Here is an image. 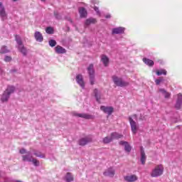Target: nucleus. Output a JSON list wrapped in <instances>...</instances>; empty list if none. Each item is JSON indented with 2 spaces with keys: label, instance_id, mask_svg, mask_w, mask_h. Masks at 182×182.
<instances>
[{
  "label": "nucleus",
  "instance_id": "23",
  "mask_svg": "<svg viewBox=\"0 0 182 182\" xmlns=\"http://www.w3.org/2000/svg\"><path fill=\"white\" fill-rule=\"evenodd\" d=\"M101 62L104 66H109V58L105 55H101Z\"/></svg>",
  "mask_w": 182,
  "mask_h": 182
},
{
  "label": "nucleus",
  "instance_id": "8",
  "mask_svg": "<svg viewBox=\"0 0 182 182\" xmlns=\"http://www.w3.org/2000/svg\"><path fill=\"white\" fill-rule=\"evenodd\" d=\"M73 114L75 116V117H81V119H85L86 120H90L94 119L95 117L93 115L86 114V113H77V112H73Z\"/></svg>",
  "mask_w": 182,
  "mask_h": 182
},
{
  "label": "nucleus",
  "instance_id": "37",
  "mask_svg": "<svg viewBox=\"0 0 182 182\" xmlns=\"http://www.w3.org/2000/svg\"><path fill=\"white\" fill-rule=\"evenodd\" d=\"M164 79L163 77H159V79L155 80L156 85H160L161 82H163Z\"/></svg>",
  "mask_w": 182,
  "mask_h": 182
},
{
  "label": "nucleus",
  "instance_id": "32",
  "mask_svg": "<svg viewBox=\"0 0 182 182\" xmlns=\"http://www.w3.org/2000/svg\"><path fill=\"white\" fill-rule=\"evenodd\" d=\"M31 163H33L35 167H38L40 164L39 161L35 158L31 159Z\"/></svg>",
  "mask_w": 182,
  "mask_h": 182
},
{
  "label": "nucleus",
  "instance_id": "25",
  "mask_svg": "<svg viewBox=\"0 0 182 182\" xmlns=\"http://www.w3.org/2000/svg\"><path fill=\"white\" fill-rule=\"evenodd\" d=\"M141 164H146V154L143 147H141Z\"/></svg>",
  "mask_w": 182,
  "mask_h": 182
},
{
  "label": "nucleus",
  "instance_id": "41",
  "mask_svg": "<svg viewBox=\"0 0 182 182\" xmlns=\"http://www.w3.org/2000/svg\"><path fill=\"white\" fill-rule=\"evenodd\" d=\"M11 73H14V72H16L15 70H11Z\"/></svg>",
  "mask_w": 182,
  "mask_h": 182
},
{
  "label": "nucleus",
  "instance_id": "46",
  "mask_svg": "<svg viewBox=\"0 0 182 182\" xmlns=\"http://www.w3.org/2000/svg\"><path fill=\"white\" fill-rule=\"evenodd\" d=\"M14 2H16V1H18V0H12Z\"/></svg>",
  "mask_w": 182,
  "mask_h": 182
},
{
  "label": "nucleus",
  "instance_id": "35",
  "mask_svg": "<svg viewBox=\"0 0 182 182\" xmlns=\"http://www.w3.org/2000/svg\"><path fill=\"white\" fill-rule=\"evenodd\" d=\"M54 16L55 19H58V20L62 19V16L59 14V13L56 11H54Z\"/></svg>",
  "mask_w": 182,
  "mask_h": 182
},
{
  "label": "nucleus",
  "instance_id": "22",
  "mask_svg": "<svg viewBox=\"0 0 182 182\" xmlns=\"http://www.w3.org/2000/svg\"><path fill=\"white\" fill-rule=\"evenodd\" d=\"M79 14L80 18H86V16H87V11H86V9H85L84 7H80L79 9Z\"/></svg>",
  "mask_w": 182,
  "mask_h": 182
},
{
  "label": "nucleus",
  "instance_id": "36",
  "mask_svg": "<svg viewBox=\"0 0 182 182\" xmlns=\"http://www.w3.org/2000/svg\"><path fill=\"white\" fill-rule=\"evenodd\" d=\"M48 43H49L50 46H51V48H53V46H56V41H55V40H50L48 41Z\"/></svg>",
  "mask_w": 182,
  "mask_h": 182
},
{
  "label": "nucleus",
  "instance_id": "33",
  "mask_svg": "<svg viewBox=\"0 0 182 182\" xmlns=\"http://www.w3.org/2000/svg\"><path fill=\"white\" fill-rule=\"evenodd\" d=\"M9 53V50H8V48L6 46H2L0 50V53Z\"/></svg>",
  "mask_w": 182,
  "mask_h": 182
},
{
  "label": "nucleus",
  "instance_id": "34",
  "mask_svg": "<svg viewBox=\"0 0 182 182\" xmlns=\"http://www.w3.org/2000/svg\"><path fill=\"white\" fill-rule=\"evenodd\" d=\"M46 32L49 35H52V33H53V28L52 27H47L46 29Z\"/></svg>",
  "mask_w": 182,
  "mask_h": 182
},
{
  "label": "nucleus",
  "instance_id": "6",
  "mask_svg": "<svg viewBox=\"0 0 182 182\" xmlns=\"http://www.w3.org/2000/svg\"><path fill=\"white\" fill-rule=\"evenodd\" d=\"M164 172V167L163 165L160 164L156 166L151 171V176L152 177H160L162 176L163 173Z\"/></svg>",
  "mask_w": 182,
  "mask_h": 182
},
{
  "label": "nucleus",
  "instance_id": "39",
  "mask_svg": "<svg viewBox=\"0 0 182 182\" xmlns=\"http://www.w3.org/2000/svg\"><path fill=\"white\" fill-rule=\"evenodd\" d=\"M94 10H95V12L97 13V15H100V11L99 10V7L95 6V7H94Z\"/></svg>",
  "mask_w": 182,
  "mask_h": 182
},
{
  "label": "nucleus",
  "instance_id": "9",
  "mask_svg": "<svg viewBox=\"0 0 182 182\" xmlns=\"http://www.w3.org/2000/svg\"><path fill=\"white\" fill-rule=\"evenodd\" d=\"M75 80L77 85L82 87V89H85V80H83V75L78 74L75 77Z\"/></svg>",
  "mask_w": 182,
  "mask_h": 182
},
{
  "label": "nucleus",
  "instance_id": "11",
  "mask_svg": "<svg viewBox=\"0 0 182 182\" xmlns=\"http://www.w3.org/2000/svg\"><path fill=\"white\" fill-rule=\"evenodd\" d=\"M0 16L1 18V21H6L7 19L6 11H5V6L2 2H0Z\"/></svg>",
  "mask_w": 182,
  "mask_h": 182
},
{
  "label": "nucleus",
  "instance_id": "28",
  "mask_svg": "<svg viewBox=\"0 0 182 182\" xmlns=\"http://www.w3.org/2000/svg\"><path fill=\"white\" fill-rule=\"evenodd\" d=\"M123 137V135L117 133V132H113L111 134V139L112 140L117 139H122Z\"/></svg>",
  "mask_w": 182,
  "mask_h": 182
},
{
  "label": "nucleus",
  "instance_id": "19",
  "mask_svg": "<svg viewBox=\"0 0 182 182\" xmlns=\"http://www.w3.org/2000/svg\"><path fill=\"white\" fill-rule=\"evenodd\" d=\"M34 38H35L36 42H43V36L39 31L35 32Z\"/></svg>",
  "mask_w": 182,
  "mask_h": 182
},
{
  "label": "nucleus",
  "instance_id": "45",
  "mask_svg": "<svg viewBox=\"0 0 182 182\" xmlns=\"http://www.w3.org/2000/svg\"><path fill=\"white\" fill-rule=\"evenodd\" d=\"M2 73V70L0 68V75Z\"/></svg>",
  "mask_w": 182,
  "mask_h": 182
},
{
  "label": "nucleus",
  "instance_id": "10",
  "mask_svg": "<svg viewBox=\"0 0 182 182\" xmlns=\"http://www.w3.org/2000/svg\"><path fill=\"white\" fill-rule=\"evenodd\" d=\"M126 28L124 27H116L112 28V35H122L124 33Z\"/></svg>",
  "mask_w": 182,
  "mask_h": 182
},
{
  "label": "nucleus",
  "instance_id": "31",
  "mask_svg": "<svg viewBox=\"0 0 182 182\" xmlns=\"http://www.w3.org/2000/svg\"><path fill=\"white\" fill-rule=\"evenodd\" d=\"M156 75H157V76H161V75H167V70H166L164 69L157 70L156 71Z\"/></svg>",
  "mask_w": 182,
  "mask_h": 182
},
{
  "label": "nucleus",
  "instance_id": "42",
  "mask_svg": "<svg viewBox=\"0 0 182 182\" xmlns=\"http://www.w3.org/2000/svg\"><path fill=\"white\" fill-rule=\"evenodd\" d=\"M41 2H46V0H41Z\"/></svg>",
  "mask_w": 182,
  "mask_h": 182
},
{
  "label": "nucleus",
  "instance_id": "26",
  "mask_svg": "<svg viewBox=\"0 0 182 182\" xmlns=\"http://www.w3.org/2000/svg\"><path fill=\"white\" fill-rule=\"evenodd\" d=\"M143 62L144 63H145V65H147L148 66H154V61L149 58H143Z\"/></svg>",
  "mask_w": 182,
  "mask_h": 182
},
{
  "label": "nucleus",
  "instance_id": "1",
  "mask_svg": "<svg viewBox=\"0 0 182 182\" xmlns=\"http://www.w3.org/2000/svg\"><path fill=\"white\" fill-rule=\"evenodd\" d=\"M134 120H137V114H134L132 116L129 117V122L133 134H136L137 130H139V123L136 122Z\"/></svg>",
  "mask_w": 182,
  "mask_h": 182
},
{
  "label": "nucleus",
  "instance_id": "38",
  "mask_svg": "<svg viewBox=\"0 0 182 182\" xmlns=\"http://www.w3.org/2000/svg\"><path fill=\"white\" fill-rule=\"evenodd\" d=\"M11 60H12V58H11V56L6 55V56L4 58V61H5V62H11Z\"/></svg>",
  "mask_w": 182,
  "mask_h": 182
},
{
  "label": "nucleus",
  "instance_id": "20",
  "mask_svg": "<svg viewBox=\"0 0 182 182\" xmlns=\"http://www.w3.org/2000/svg\"><path fill=\"white\" fill-rule=\"evenodd\" d=\"M33 156H36V157H39L40 159H45L46 157L45 154L41 153V151L36 149L33 150Z\"/></svg>",
  "mask_w": 182,
  "mask_h": 182
},
{
  "label": "nucleus",
  "instance_id": "21",
  "mask_svg": "<svg viewBox=\"0 0 182 182\" xmlns=\"http://www.w3.org/2000/svg\"><path fill=\"white\" fill-rule=\"evenodd\" d=\"M159 92L162 94L163 96H164L165 99H168L170 97V96H171V94L170 92H167L164 88H159Z\"/></svg>",
  "mask_w": 182,
  "mask_h": 182
},
{
  "label": "nucleus",
  "instance_id": "29",
  "mask_svg": "<svg viewBox=\"0 0 182 182\" xmlns=\"http://www.w3.org/2000/svg\"><path fill=\"white\" fill-rule=\"evenodd\" d=\"M65 181L67 182L73 181V176H72V174L70 173H67V174L65 176Z\"/></svg>",
  "mask_w": 182,
  "mask_h": 182
},
{
  "label": "nucleus",
  "instance_id": "4",
  "mask_svg": "<svg viewBox=\"0 0 182 182\" xmlns=\"http://www.w3.org/2000/svg\"><path fill=\"white\" fill-rule=\"evenodd\" d=\"M15 39L18 45V49L19 52H21L24 56L26 55V53H27L26 48H25V46H23V43L22 42V39L21 38V36H19L18 35H16Z\"/></svg>",
  "mask_w": 182,
  "mask_h": 182
},
{
  "label": "nucleus",
  "instance_id": "2",
  "mask_svg": "<svg viewBox=\"0 0 182 182\" xmlns=\"http://www.w3.org/2000/svg\"><path fill=\"white\" fill-rule=\"evenodd\" d=\"M15 92V87L14 86H8L6 90L4 91L3 95H1V100L3 103L5 102H8L9 100V97L12 93Z\"/></svg>",
  "mask_w": 182,
  "mask_h": 182
},
{
  "label": "nucleus",
  "instance_id": "7",
  "mask_svg": "<svg viewBox=\"0 0 182 182\" xmlns=\"http://www.w3.org/2000/svg\"><path fill=\"white\" fill-rule=\"evenodd\" d=\"M87 72L90 76V85H95V70L93 69V64L89 65Z\"/></svg>",
  "mask_w": 182,
  "mask_h": 182
},
{
  "label": "nucleus",
  "instance_id": "47",
  "mask_svg": "<svg viewBox=\"0 0 182 182\" xmlns=\"http://www.w3.org/2000/svg\"><path fill=\"white\" fill-rule=\"evenodd\" d=\"M1 171H0V177H1Z\"/></svg>",
  "mask_w": 182,
  "mask_h": 182
},
{
  "label": "nucleus",
  "instance_id": "18",
  "mask_svg": "<svg viewBox=\"0 0 182 182\" xmlns=\"http://www.w3.org/2000/svg\"><path fill=\"white\" fill-rule=\"evenodd\" d=\"M96 22H97V20H96V18H89L85 20V26L86 28L87 26H90V25H94L95 23H96Z\"/></svg>",
  "mask_w": 182,
  "mask_h": 182
},
{
  "label": "nucleus",
  "instance_id": "16",
  "mask_svg": "<svg viewBox=\"0 0 182 182\" xmlns=\"http://www.w3.org/2000/svg\"><path fill=\"white\" fill-rule=\"evenodd\" d=\"M181 106H182V95L179 93L178 94V99L176 100L175 107L178 110L181 109Z\"/></svg>",
  "mask_w": 182,
  "mask_h": 182
},
{
  "label": "nucleus",
  "instance_id": "40",
  "mask_svg": "<svg viewBox=\"0 0 182 182\" xmlns=\"http://www.w3.org/2000/svg\"><path fill=\"white\" fill-rule=\"evenodd\" d=\"M105 18H106L107 19H110V18H112V15H110V14H107V15H105Z\"/></svg>",
  "mask_w": 182,
  "mask_h": 182
},
{
  "label": "nucleus",
  "instance_id": "24",
  "mask_svg": "<svg viewBox=\"0 0 182 182\" xmlns=\"http://www.w3.org/2000/svg\"><path fill=\"white\" fill-rule=\"evenodd\" d=\"M56 53L62 54V53H66V49L63 48V47L60 46H57L55 48Z\"/></svg>",
  "mask_w": 182,
  "mask_h": 182
},
{
  "label": "nucleus",
  "instance_id": "30",
  "mask_svg": "<svg viewBox=\"0 0 182 182\" xmlns=\"http://www.w3.org/2000/svg\"><path fill=\"white\" fill-rule=\"evenodd\" d=\"M102 141L105 144H107L113 141V140L112 139V136H106L103 139Z\"/></svg>",
  "mask_w": 182,
  "mask_h": 182
},
{
  "label": "nucleus",
  "instance_id": "44",
  "mask_svg": "<svg viewBox=\"0 0 182 182\" xmlns=\"http://www.w3.org/2000/svg\"><path fill=\"white\" fill-rule=\"evenodd\" d=\"M68 21H70V22L72 23V19L71 18H69Z\"/></svg>",
  "mask_w": 182,
  "mask_h": 182
},
{
  "label": "nucleus",
  "instance_id": "43",
  "mask_svg": "<svg viewBox=\"0 0 182 182\" xmlns=\"http://www.w3.org/2000/svg\"><path fill=\"white\" fill-rule=\"evenodd\" d=\"M159 62L160 63H163V60H160Z\"/></svg>",
  "mask_w": 182,
  "mask_h": 182
},
{
  "label": "nucleus",
  "instance_id": "3",
  "mask_svg": "<svg viewBox=\"0 0 182 182\" xmlns=\"http://www.w3.org/2000/svg\"><path fill=\"white\" fill-rule=\"evenodd\" d=\"M112 81L115 86H118V87H126V86H129V82H127L123 80V78L118 77L117 75H113Z\"/></svg>",
  "mask_w": 182,
  "mask_h": 182
},
{
  "label": "nucleus",
  "instance_id": "12",
  "mask_svg": "<svg viewBox=\"0 0 182 182\" xmlns=\"http://www.w3.org/2000/svg\"><path fill=\"white\" fill-rule=\"evenodd\" d=\"M124 180L127 182H136L139 178L135 174H131L124 176Z\"/></svg>",
  "mask_w": 182,
  "mask_h": 182
},
{
  "label": "nucleus",
  "instance_id": "17",
  "mask_svg": "<svg viewBox=\"0 0 182 182\" xmlns=\"http://www.w3.org/2000/svg\"><path fill=\"white\" fill-rule=\"evenodd\" d=\"M92 141V138L90 137H85L79 140L80 146H86L87 143H90Z\"/></svg>",
  "mask_w": 182,
  "mask_h": 182
},
{
  "label": "nucleus",
  "instance_id": "5",
  "mask_svg": "<svg viewBox=\"0 0 182 182\" xmlns=\"http://www.w3.org/2000/svg\"><path fill=\"white\" fill-rule=\"evenodd\" d=\"M19 153L20 154H22L23 161H28V163H31L32 159H33V156H32L31 151H28L23 148L20 149Z\"/></svg>",
  "mask_w": 182,
  "mask_h": 182
},
{
  "label": "nucleus",
  "instance_id": "14",
  "mask_svg": "<svg viewBox=\"0 0 182 182\" xmlns=\"http://www.w3.org/2000/svg\"><path fill=\"white\" fill-rule=\"evenodd\" d=\"M100 109L104 112V113H106L107 114H108V116H110V114H112V113H113V107H106V106H101L100 107Z\"/></svg>",
  "mask_w": 182,
  "mask_h": 182
},
{
  "label": "nucleus",
  "instance_id": "13",
  "mask_svg": "<svg viewBox=\"0 0 182 182\" xmlns=\"http://www.w3.org/2000/svg\"><path fill=\"white\" fill-rule=\"evenodd\" d=\"M116 173V170L114 169V168H107L105 172H104V176H105V177H111L112 178V177H114V174Z\"/></svg>",
  "mask_w": 182,
  "mask_h": 182
},
{
  "label": "nucleus",
  "instance_id": "27",
  "mask_svg": "<svg viewBox=\"0 0 182 182\" xmlns=\"http://www.w3.org/2000/svg\"><path fill=\"white\" fill-rule=\"evenodd\" d=\"M95 95V97L98 103H100V92H99V90L97 89H95L93 92Z\"/></svg>",
  "mask_w": 182,
  "mask_h": 182
},
{
  "label": "nucleus",
  "instance_id": "15",
  "mask_svg": "<svg viewBox=\"0 0 182 182\" xmlns=\"http://www.w3.org/2000/svg\"><path fill=\"white\" fill-rule=\"evenodd\" d=\"M120 146H124V150L127 151V153H130L132 151V146L129 144V142L124 141H121L119 142Z\"/></svg>",
  "mask_w": 182,
  "mask_h": 182
}]
</instances>
